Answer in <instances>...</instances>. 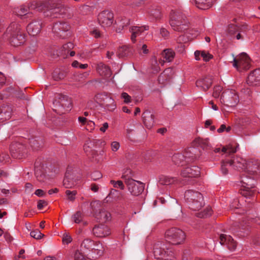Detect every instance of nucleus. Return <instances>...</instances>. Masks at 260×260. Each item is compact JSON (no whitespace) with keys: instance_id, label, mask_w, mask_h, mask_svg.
I'll return each mask as SVG.
<instances>
[{"instance_id":"nucleus-23","label":"nucleus","mask_w":260,"mask_h":260,"mask_svg":"<svg viewBox=\"0 0 260 260\" xmlns=\"http://www.w3.org/2000/svg\"><path fill=\"white\" fill-rule=\"evenodd\" d=\"M149 29L148 26H134L129 28V31L131 32V39L134 43L136 41V38L141 35L144 30H147Z\"/></svg>"},{"instance_id":"nucleus-11","label":"nucleus","mask_w":260,"mask_h":260,"mask_svg":"<svg viewBox=\"0 0 260 260\" xmlns=\"http://www.w3.org/2000/svg\"><path fill=\"white\" fill-rule=\"evenodd\" d=\"M98 20L101 26L103 27H110L114 21V14L109 10L103 11L99 14Z\"/></svg>"},{"instance_id":"nucleus-27","label":"nucleus","mask_w":260,"mask_h":260,"mask_svg":"<svg viewBox=\"0 0 260 260\" xmlns=\"http://www.w3.org/2000/svg\"><path fill=\"white\" fill-rule=\"evenodd\" d=\"M241 182L243 183L242 186L244 187V189L241 190V194L246 198L254 196L256 190L253 189V187L248 182H246L243 179H242Z\"/></svg>"},{"instance_id":"nucleus-42","label":"nucleus","mask_w":260,"mask_h":260,"mask_svg":"<svg viewBox=\"0 0 260 260\" xmlns=\"http://www.w3.org/2000/svg\"><path fill=\"white\" fill-rule=\"evenodd\" d=\"M94 247H92L91 251L96 253L99 255H101L103 253V247L102 244L100 242H94Z\"/></svg>"},{"instance_id":"nucleus-44","label":"nucleus","mask_w":260,"mask_h":260,"mask_svg":"<svg viewBox=\"0 0 260 260\" xmlns=\"http://www.w3.org/2000/svg\"><path fill=\"white\" fill-rule=\"evenodd\" d=\"M212 213V210L211 208L208 207L204 211L198 213V216L200 218H207L211 215Z\"/></svg>"},{"instance_id":"nucleus-47","label":"nucleus","mask_w":260,"mask_h":260,"mask_svg":"<svg viewBox=\"0 0 260 260\" xmlns=\"http://www.w3.org/2000/svg\"><path fill=\"white\" fill-rule=\"evenodd\" d=\"M110 183L114 188H120L121 190H124L125 188V186L121 180L115 181L111 180Z\"/></svg>"},{"instance_id":"nucleus-16","label":"nucleus","mask_w":260,"mask_h":260,"mask_svg":"<svg viewBox=\"0 0 260 260\" xmlns=\"http://www.w3.org/2000/svg\"><path fill=\"white\" fill-rule=\"evenodd\" d=\"M200 168L197 166H187L181 171V175L183 177H198L200 175Z\"/></svg>"},{"instance_id":"nucleus-9","label":"nucleus","mask_w":260,"mask_h":260,"mask_svg":"<svg viewBox=\"0 0 260 260\" xmlns=\"http://www.w3.org/2000/svg\"><path fill=\"white\" fill-rule=\"evenodd\" d=\"M233 66L240 72L248 70L250 67V58L246 53H242L234 57Z\"/></svg>"},{"instance_id":"nucleus-24","label":"nucleus","mask_w":260,"mask_h":260,"mask_svg":"<svg viewBox=\"0 0 260 260\" xmlns=\"http://www.w3.org/2000/svg\"><path fill=\"white\" fill-rule=\"evenodd\" d=\"M143 121L145 126L150 129L154 124V115L149 110H146L142 114Z\"/></svg>"},{"instance_id":"nucleus-53","label":"nucleus","mask_w":260,"mask_h":260,"mask_svg":"<svg viewBox=\"0 0 260 260\" xmlns=\"http://www.w3.org/2000/svg\"><path fill=\"white\" fill-rule=\"evenodd\" d=\"M201 57L205 61H208L213 58V55L205 51H201Z\"/></svg>"},{"instance_id":"nucleus-22","label":"nucleus","mask_w":260,"mask_h":260,"mask_svg":"<svg viewBox=\"0 0 260 260\" xmlns=\"http://www.w3.org/2000/svg\"><path fill=\"white\" fill-rule=\"evenodd\" d=\"M70 28V26L66 22H56L52 28V30L56 33H57L60 37H65L62 34L64 32H67Z\"/></svg>"},{"instance_id":"nucleus-51","label":"nucleus","mask_w":260,"mask_h":260,"mask_svg":"<svg viewBox=\"0 0 260 260\" xmlns=\"http://www.w3.org/2000/svg\"><path fill=\"white\" fill-rule=\"evenodd\" d=\"M188 151V154L190 155H193V154H197V157L194 159H196L199 156V150L195 147H191L189 148H188L186 151L185 152L184 154L183 155H186V153H187Z\"/></svg>"},{"instance_id":"nucleus-40","label":"nucleus","mask_w":260,"mask_h":260,"mask_svg":"<svg viewBox=\"0 0 260 260\" xmlns=\"http://www.w3.org/2000/svg\"><path fill=\"white\" fill-rule=\"evenodd\" d=\"M214 151L215 153H218L221 151L224 153H227L229 155H230L235 153L237 151V150L236 148L231 146H227L226 147H222L221 150L220 148H215Z\"/></svg>"},{"instance_id":"nucleus-37","label":"nucleus","mask_w":260,"mask_h":260,"mask_svg":"<svg viewBox=\"0 0 260 260\" xmlns=\"http://www.w3.org/2000/svg\"><path fill=\"white\" fill-rule=\"evenodd\" d=\"M213 0H195L196 6L202 10L210 8L213 5Z\"/></svg>"},{"instance_id":"nucleus-52","label":"nucleus","mask_w":260,"mask_h":260,"mask_svg":"<svg viewBox=\"0 0 260 260\" xmlns=\"http://www.w3.org/2000/svg\"><path fill=\"white\" fill-rule=\"evenodd\" d=\"M77 193V192L76 190L71 191L70 190H67L66 191V196H67L68 200L71 201H73L75 199V196Z\"/></svg>"},{"instance_id":"nucleus-25","label":"nucleus","mask_w":260,"mask_h":260,"mask_svg":"<svg viewBox=\"0 0 260 260\" xmlns=\"http://www.w3.org/2000/svg\"><path fill=\"white\" fill-rule=\"evenodd\" d=\"M12 108L9 105H3L0 107V122L9 120L12 114Z\"/></svg>"},{"instance_id":"nucleus-19","label":"nucleus","mask_w":260,"mask_h":260,"mask_svg":"<svg viewBox=\"0 0 260 260\" xmlns=\"http://www.w3.org/2000/svg\"><path fill=\"white\" fill-rule=\"evenodd\" d=\"M42 27V23L41 21L35 20L27 25L26 29L30 35L35 36L40 32Z\"/></svg>"},{"instance_id":"nucleus-56","label":"nucleus","mask_w":260,"mask_h":260,"mask_svg":"<svg viewBox=\"0 0 260 260\" xmlns=\"http://www.w3.org/2000/svg\"><path fill=\"white\" fill-rule=\"evenodd\" d=\"M222 87L220 86H216L214 87L213 96L215 98L219 97L220 93L222 90Z\"/></svg>"},{"instance_id":"nucleus-43","label":"nucleus","mask_w":260,"mask_h":260,"mask_svg":"<svg viewBox=\"0 0 260 260\" xmlns=\"http://www.w3.org/2000/svg\"><path fill=\"white\" fill-rule=\"evenodd\" d=\"M74 48V44L71 42H69L64 44L61 48V53L63 55H67L69 52Z\"/></svg>"},{"instance_id":"nucleus-58","label":"nucleus","mask_w":260,"mask_h":260,"mask_svg":"<svg viewBox=\"0 0 260 260\" xmlns=\"http://www.w3.org/2000/svg\"><path fill=\"white\" fill-rule=\"evenodd\" d=\"M84 255L79 250H77L74 253V260H83L84 258Z\"/></svg>"},{"instance_id":"nucleus-33","label":"nucleus","mask_w":260,"mask_h":260,"mask_svg":"<svg viewBox=\"0 0 260 260\" xmlns=\"http://www.w3.org/2000/svg\"><path fill=\"white\" fill-rule=\"evenodd\" d=\"M158 182L160 184L163 185H169L177 183L178 182V179L176 177H171L162 175L159 177Z\"/></svg>"},{"instance_id":"nucleus-54","label":"nucleus","mask_w":260,"mask_h":260,"mask_svg":"<svg viewBox=\"0 0 260 260\" xmlns=\"http://www.w3.org/2000/svg\"><path fill=\"white\" fill-rule=\"evenodd\" d=\"M62 241L64 244H68L72 242V238L69 234L64 233L62 236Z\"/></svg>"},{"instance_id":"nucleus-36","label":"nucleus","mask_w":260,"mask_h":260,"mask_svg":"<svg viewBox=\"0 0 260 260\" xmlns=\"http://www.w3.org/2000/svg\"><path fill=\"white\" fill-rule=\"evenodd\" d=\"M151 61V68L153 70V72L154 73H156L159 72L160 69L159 64H160L161 66H163L165 62V60H162L161 58L158 59V60H157L156 56L152 57Z\"/></svg>"},{"instance_id":"nucleus-30","label":"nucleus","mask_w":260,"mask_h":260,"mask_svg":"<svg viewBox=\"0 0 260 260\" xmlns=\"http://www.w3.org/2000/svg\"><path fill=\"white\" fill-rule=\"evenodd\" d=\"M130 22L131 20L128 18L124 17L118 18L117 21V28H116V31L121 32L122 30L130 25Z\"/></svg>"},{"instance_id":"nucleus-38","label":"nucleus","mask_w":260,"mask_h":260,"mask_svg":"<svg viewBox=\"0 0 260 260\" xmlns=\"http://www.w3.org/2000/svg\"><path fill=\"white\" fill-rule=\"evenodd\" d=\"M105 142L102 140L99 139H93L89 140L87 141L86 145H87L88 147L92 148L94 147L97 146H103L105 145Z\"/></svg>"},{"instance_id":"nucleus-57","label":"nucleus","mask_w":260,"mask_h":260,"mask_svg":"<svg viewBox=\"0 0 260 260\" xmlns=\"http://www.w3.org/2000/svg\"><path fill=\"white\" fill-rule=\"evenodd\" d=\"M10 156L8 153H2L0 154V162L5 163L9 161Z\"/></svg>"},{"instance_id":"nucleus-41","label":"nucleus","mask_w":260,"mask_h":260,"mask_svg":"<svg viewBox=\"0 0 260 260\" xmlns=\"http://www.w3.org/2000/svg\"><path fill=\"white\" fill-rule=\"evenodd\" d=\"M93 244L94 242L92 240L87 238L82 241L81 244V248L82 249H86L91 251Z\"/></svg>"},{"instance_id":"nucleus-1","label":"nucleus","mask_w":260,"mask_h":260,"mask_svg":"<svg viewBox=\"0 0 260 260\" xmlns=\"http://www.w3.org/2000/svg\"><path fill=\"white\" fill-rule=\"evenodd\" d=\"M32 9H37L39 11H45V15L52 18H57L66 13L67 9L62 5L56 4L54 0L48 2L36 3L31 5Z\"/></svg>"},{"instance_id":"nucleus-64","label":"nucleus","mask_w":260,"mask_h":260,"mask_svg":"<svg viewBox=\"0 0 260 260\" xmlns=\"http://www.w3.org/2000/svg\"><path fill=\"white\" fill-rule=\"evenodd\" d=\"M152 15L156 19H158L161 17V13L159 10H155L151 13Z\"/></svg>"},{"instance_id":"nucleus-55","label":"nucleus","mask_w":260,"mask_h":260,"mask_svg":"<svg viewBox=\"0 0 260 260\" xmlns=\"http://www.w3.org/2000/svg\"><path fill=\"white\" fill-rule=\"evenodd\" d=\"M102 177V174L99 171H94L91 174V178L94 181H96Z\"/></svg>"},{"instance_id":"nucleus-28","label":"nucleus","mask_w":260,"mask_h":260,"mask_svg":"<svg viewBox=\"0 0 260 260\" xmlns=\"http://www.w3.org/2000/svg\"><path fill=\"white\" fill-rule=\"evenodd\" d=\"M133 54V49L129 46H122L118 49L117 56L119 58L128 57Z\"/></svg>"},{"instance_id":"nucleus-63","label":"nucleus","mask_w":260,"mask_h":260,"mask_svg":"<svg viewBox=\"0 0 260 260\" xmlns=\"http://www.w3.org/2000/svg\"><path fill=\"white\" fill-rule=\"evenodd\" d=\"M111 149L113 151H116L120 147L119 143L117 142H113L111 144Z\"/></svg>"},{"instance_id":"nucleus-31","label":"nucleus","mask_w":260,"mask_h":260,"mask_svg":"<svg viewBox=\"0 0 260 260\" xmlns=\"http://www.w3.org/2000/svg\"><path fill=\"white\" fill-rule=\"evenodd\" d=\"M172 76V70L170 68L164 70L158 78V81L159 83L165 84L166 82L170 80Z\"/></svg>"},{"instance_id":"nucleus-35","label":"nucleus","mask_w":260,"mask_h":260,"mask_svg":"<svg viewBox=\"0 0 260 260\" xmlns=\"http://www.w3.org/2000/svg\"><path fill=\"white\" fill-rule=\"evenodd\" d=\"M36 3H37V2H32L31 4L30 7H27L24 6V5H21V6H20V7L14 8L13 12L17 15L20 16H24L25 15H27V14H28V10H30V9L32 10L33 9L31 8V5L33 4H35Z\"/></svg>"},{"instance_id":"nucleus-48","label":"nucleus","mask_w":260,"mask_h":260,"mask_svg":"<svg viewBox=\"0 0 260 260\" xmlns=\"http://www.w3.org/2000/svg\"><path fill=\"white\" fill-rule=\"evenodd\" d=\"M229 160H223L221 165V171L223 175H226L228 174V167H231L230 166Z\"/></svg>"},{"instance_id":"nucleus-12","label":"nucleus","mask_w":260,"mask_h":260,"mask_svg":"<svg viewBox=\"0 0 260 260\" xmlns=\"http://www.w3.org/2000/svg\"><path fill=\"white\" fill-rule=\"evenodd\" d=\"M10 152L12 157L15 158H21L25 154L26 146L22 143L13 142L10 147Z\"/></svg>"},{"instance_id":"nucleus-6","label":"nucleus","mask_w":260,"mask_h":260,"mask_svg":"<svg viewBox=\"0 0 260 260\" xmlns=\"http://www.w3.org/2000/svg\"><path fill=\"white\" fill-rule=\"evenodd\" d=\"M154 257L159 260H173L175 254L171 248H169L162 242L155 243L153 247Z\"/></svg>"},{"instance_id":"nucleus-3","label":"nucleus","mask_w":260,"mask_h":260,"mask_svg":"<svg viewBox=\"0 0 260 260\" xmlns=\"http://www.w3.org/2000/svg\"><path fill=\"white\" fill-rule=\"evenodd\" d=\"M169 23L175 31L183 32L188 28L186 16L180 10H172L170 15Z\"/></svg>"},{"instance_id":"nucleus-8","label":"nucleus","mask_w":260,"mask_h":260,"mask_svg":"<svg viewBox=\"0 0 260 260\" xmlns=\"http://www.w3.org/2000/svg\"><path fill=\"white\" fill-rule=\"evenodd\" d=\"M239 101V96L234 90L226 89L222 93L220 102L225 106L234 107Z\"/></svg>"},{"instance_id":"nucleus-60","label":"nucleus","mask_w":260,"mask_h":260,"mask_svg":"<svg viewBox=\"0 0 260 260\" xmlns=\"http://www.w3.org/2000/svg\"><path fill=\"white\" fill-rule=\"evenodd\" d=\"M121 98L124 100L125 103H129L131 101V97L126 92H122L121 95Z\"/></svg>"},{"instance_id":"nucleus-49","label":"nucleus","mask_w":260,"mask_h":260,"mask_svg":"<svg viewBox=\"0 0 260 260\" xmlns=\"http://www.w3.org/2000/svg\"><path fill=\"white\" fill-rule=\"evenodd\" d=\"M30 235L31 237L37 240L41 239L44 236V235L42 234L39 230H36L30 232Z\"/></svg>"},{"instance_id":"nucleus-61","label":"nucleus","mask_w":260,"mask_h":260,"mask_svg":"<svg viewBox=\"0 0 260 260\" xmlns=\"http://www.w3.org/2000/svg\"><path fill=\"white\" fill-rule=\"evenodd\" d=\"M248 171L252 172L253 174H257L260 173V166L258 165H254L252 167L250 170H248Z\"/></svg>"},{"instance_id":"nucleus-13","label":"nucleus","mask_w":260,"mask_h":260,"mask_svg":"<svg viewBox=\"0 0 260 260\" xmlns=\"http://www.w3.org/2000/svg\"><path fill=\"white\" fill-rule=\"evenodd\" d=\"M197 156V154L195 153L193 155H189L188 151L185 155L180 153L175 154L173 155L172 159L175 165L182 166L185 162L193 161Z\"/></svg>"},{"instance_id":"nucleus-50","label":"nucleus","mask_w":260,"mask_h":260,"mask_svg":"<svg viewBox=\"0 0 260 260\" xmlns=\"http://www.w3.org/2000/svg\"><path fill=\"white\" fill-rule=\"evenodd\" d=\"M82 214L80 211H77L74 214L72 218L73 221L76 223H79L82 221Z\"/></svg>"},{"instance_id":"nucleus-17","label":"nucleus","mask_w":260,"mask_h":260,"mask_svg":"<svg viewBox=\"0 0 260 260\" xmlns=\"http://www.w3.org/2000/svg\"><path fill=\"white\" fill-rule=\"evenodd\" d=\"M219 240L220 243L222 245H226L228 248L231 251L235 250L237 247V243L231 236L221 234Z\"/></svg>"},{"instance_id":"nucleus-45","label":"nucleus","mask_w":260,"mask_h":260,"mask_svg":"<svg viewBox=\"0 0 260 260\" xmlns=\"http://www.w3.org/2000/svg\"><path fill=\"white\" fill-rule=\"evenodd\" d=\"M66 76L63 72H60L58 70H55L52 73V77L55 81H59L63 79Z\"/></svg>"},{"instance_id":"nucleus-7","label":"nucleus","mask_w":260,"mask_h":260,"mask_svg":"<svg viewBox=\"0 0 260 260\" xmlns=\"http://www.w3.org/2000/svg\"><path fill=\"white\" fill-rule=\"evenodd\" d=\"M165 238L167 242L174 245L182 244L186 239V234L179 228H172L166 231Z\"/></svg>"},{"instance_id":"nucleus-5","label":"nucleus","mask_w":260,"mask_h":260,"mask_svg":"<svg viewBox=\"0 0 260 260\" xmlns=\"http://www.w3.org/2000/svg\"><path fill=\"white\" fill-rule=\"evenodd\" d=\"M7 32L10 34V43L12 46H20L25 41V35L21 31L20 25L16 22L10 24L7 29Z\"/></svg>"},{"instance_id":"nucleus-32","label":"nucleus","mask_w":260,"mask_h":260,"mask_svg":"<svg viewBox=\"0 0 260 260\" xmlns=\"http://www.w3.org/2000/svg\"><path fill=\"white\" fill-rule=\"evenodd\" d=\"M191 145L195 147H201L203 149H208L209 142L207 139H203L200 138L195 139L192 142Z\"/></svg>"},{"instance_id":"nucleus-20","label":"nucleus","mask_w":260,"mask_h":260,"mask_svg":"<svg viewBox=\"0 0 260 260\" xmlns=\"http://www.w3.org/2000/svg\"><path fill=\"white\" fill-rule=\"evenodd\" d=\"M247 83L250 86L260 85V69L250 72L247 77Z\"/></svg>"},{"instance_id":"nucleus-59","label":"nucleus","mask_w":260,"mask_h":260,"mask_svg":"<svg viewBox=\"0 0 260 260\" xmlns=\"http://www.w3.org/2000/svg\"><path fill=\"white\" fill-rule=\"evenodd\" d=\"M139 46H140L138 47V50L140 53H141V51H142L144 54H147L148 53L149 51L146 44H143L141 46V45H139Z\"/></svg>"},{"instance_id":"nucleus-26","label":"nucleus","mask_w":260,"mask_h":260,"mask_svg":"<svg viewBox=\"0 0 260 260\" xmlns=\"http://www.w3.org/2000/svg\"><path fill=\"white\" fill-rule=\"evenodd\" d=\"M96 70L99 74L105 78H109L111 74L110 68L103 62H100L96 65Z\"/></svg>"},{"instance_id":"nucleus-62","label":"nucleus","mask_w":260,"mask_h":260,"mask_svg":"<svg viewBox=\"0 0 260 260\" xmlns=\"http://www.w3.org/2000/svg\"><path fill=\"white\" fill-rule=\"evenodd\" d=\"M47 205V202L45 200H39L38 202L37 208L39 210H41Z\"/></svg>"},{"instance_id":"nucleus-4","label":"nucleus","mask_w":260,"mask_h":260,"mask_svg":"<svg viewBox=\"0 0 260 260\" xmlns=\"http://www.w3.org/2000/svg\"><path fill=\"white\" fill-rule=\"evenodd\" d=\"M184 198L188 207L193 211H198L204 205L202 194L193 190H188L184 193Z\"/></svg>"},{"instance_id":"nucleus-21","label":"nucleus","mask_w":260,"mask_h":260,"mask_svg":"<svg viewBox=\"0 0 260 260\" xmlns=\"http://www.w3.org/2000/svg\"><path fill=\"white\" fill-rule=\"evenodd\" d=\"M212 84V78L210 76H206L196 81V86L201 90L207 91Z\"/></svg>"},{"instance_id":"nucleus-18","label":"nucleus","mask_w":260,"mask_h":260,"mask_svg":"<svg viewBox=\"0 0 260 260\" xmlns=\"http://www.w3.org/2000/svg\"><path fill=\"white\" fill-rule=\"evenodd\" d=\"M230 166L238 170L247 169L246 161L241 157H236L229 160Z\"/></svg>"},{"instance_id":"nucleus-29","label":"nucleus","mask_w":260,"mask_h":260,"mask_svg":"<svg viewBox=\"0 0 260 260\" xmlns=\"http://www.w3.org/2000/svg\"><path fill=\"white\" fill-rule=\"evenodd\" d=\"M95 218L99 222L105 223L111 220V215L107 211L102 209L96 214Z\"/></svg>"},{"instance_id":"nucleus-34","label":"nucleus","mask_w":260,"mask_h":260,"mask_svg":"<svg viewBox=\"0 0 260 260\" xmlns=\"http://www.w3.org/2000/svg\"><path fill=\"white\" fill-rule=\"evenodd\" d=\"M58 103L63 108H67V111L70 110L72 107L71 100L67 95H60Z\"/></svg>"},{"instance_id":"nucleus-39","label":"nucleus","mask_w":260,"mask_h":260,"mask_svg":"<svg viewBox=\"0 0 260 260\" xmlns=\"http://www.w3.org/2000/svg\"><path fill=\"white\" fill-rule=\"evenodd\" d=\"M161 55L164 59H166V61L170 62L173 59L175 56V53L172 50L168 49L164 50L162 52Z\"/></svg>"},{"instance_id":"nucleus-14","label":"nucleus","mask_w":260,"mask_h":260,"mask_svg":"<svg viewBox=\"0 0 260 260\" xmlns=\"http://www.w3.org/2000/svg\"><path fill=\"white\" fill-rule=\"evenodd\" d=\"M245 27V26L240 27L236 24H230L228 25L226 29L227 35L233 39L236 38L237 40L243 39V37L241 33L243 32V28Z\"/></svg>"},{"instance_id":"nucleus-10","label":"nucleus","mask_w":260,"mask_h":260,"mask_svg":"<svg viewBox=\"0 0 260 260\" xmlns=\"http://www.w3.org/2000/svg\"><path fill=\"white\" fill-rule=\"evenodd\" d=\"M76 172L71 167H68L63 180V185L64 187L71 188L77 184V182L80 180V177H76Z\"/></svg>"},{"instance_id":"nucleus-15","label":"nucleus","mask_w":260,"mask_h":260,"mask_svg":"<svg viewBox=\"0 0 260 260\" xmlns=\"http://www.w3.org/2000/svg\"><path fill=\"white\" fill-rule=\"evenodd\" d=\"M93 235L98 238H104L111 234L109 226L104 224H98L94 225L92 230Z\"/></svg>"},{"instance_id":"nucleus-46","label":"nucleus","mask_w":260,"mask_h":260,"mask_svg":"<svg viewBox=\"0 0 260 260\" xmlns=\"http://www.w3.org/2000/svg\"><path fill=\"white\" fill-rule=\"evenodd\" d=\"M108 104H106L105 106L106 109L110 111H113L116 107V104L115 103L114 100L111 98L107 99Z\"/></svg>"},{"instance_id":"nucleus-2","label":"nucleus","mask_w":260,"mask_h":260,"mask_svg":"<svg viewBox=\"0 0 260 260\" xmlns=\"http://www.w3.org/2000/svg\"><path fill=\"white\" fill-rule=\"evenodd\" d=\"M133 176L132 171L131 169H127L121 178L124 180L131 194L133 196H138L144 191L145 185L141 181L133 179Z\"/></svg>"}]
</instances>
